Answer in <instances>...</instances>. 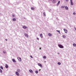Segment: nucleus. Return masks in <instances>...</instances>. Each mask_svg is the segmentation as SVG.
Returning <instances> with one entry per match:
<instances>
[{
	"label": "nucleus",
	"mask_w": 76,
	"mask_h": 76,
	"mask_svg": "<svg viewBox=\"0 0 76 76\" xmlns=\"http://www.w3.org/2000/svg\"><path fill=\"white\" fill-rule=\"evenodd\" d=\"M73 46H74V47H76V44H75V43H74L73 44Z\"/></svg>",
	"instance_id": "aec40b11"
},
{
	"label": "nucleus",
	"mask_w": 76,
	"mask_h": 76,
	"mask_svg": "<svg viewBox=\"0 0 76 76\" xmlns=\"http://www.w3.org/2000/svg\"><path fill=\"white\" fill-rule=\"evenodd\" d=\"M66 1L67 2V1H69V0H66Z\"/></svg>",
	"instance_id": "72a5a7b5"
},
{
	"label": "nucleus",
	"mask_w": 76,
	"mask_h": 76,
	"mask_svg": "<svg viewBox=\"0 0 76 76\" xmlns=\"http://www.w3.org/2000/svg\"><path fill=\"white\" fill-rule=\"evenodd\" d=\"M31 10H34V9H35V8H34V7H31Z\"/></svg>",
	"instance_id": "a211bd4d"
},
{
	"label": "nucleus",
	"mask_w": 76,
	"mask_h": 76,
	"mask_svg": "<svg viewBox=\"0 0 76 76\" xmlns=\"http://www.w3.org/2000/svg\"><path fill=\"white\" fill-rule=\"evenodd\" d=\"M35 73H36V74H38V71H36Z\"/></svg>",
	"instance_id": "4be33fe9"
},
{
	"label": "nucleus",
	"mask_w": 76,
	"mask_h": 76,
	"mask_svg": "<svg viewBox=\"0 0 76 76\" xmlns=\"http://www.w3.org/2000/svg\"><path fill=\"white\" fill-rule=\"evenodd\" d=\"M37 40H39V39L38 38H37Z\"/></svg>",
	"instance_id": "473e14b6"
},
{
	"label": "nucleus",
	"mask_w": 76,
	"mask_h": 76,
	"mask_svg": "<svg viewBox=\"0 0 76 76\" xmlns=\"http://www.w3.org/2000/svg\"><path fill=\"white\" fill-rule=\"evenodd\" d=\"M1 13H0V15Z\"/></svg>",
	"instance_id": "79ce46f5"
},
{
	"label": "nucleus",
	"mask_w": 76,
	"mask_h": 76,
	"mask_svg": "<svg viewBox=\"0 0 76 76\" xmlns=\"http://www.w3.org/2000/svg\"><path fill=\"white\" fill-rule=\"evenodd\" d=\"M48 35L49 37H51L52 36V34H51V33H49Z\"/></svg>",
	"instance_id": "2eb2a0df"
},
{
	"label": "nucleus",
	"mask_w": 76,
	"mask_h": 76,
	"mask_svg": "<svg viewBox=\"0 0 76 76\" xmlns=\"http://www.w3.org/2000/svg\"><path fill=\"white\" fill-rule=\"evenodd\" d=\"M9 67V66H8V65H7V64H5V68H6V69L8 68Z\"/></svg>",
	"instance_id": "9b49d317"
},
{
	"label": "nucleus",
	"mask_w": 76,
	"mask_h": 76,
	"mask_svg": "<svg viewBox=\"0 0 76 76\" xmlns=\"http://www.w3.org/2000/svg\"><path fill=\"white\" fill-rule=\"evenodd\" d=\"M17 72H18V73H20V70L19 69H17Z\"/></svg>",
	"instance_id": "ddd939ff"
},
{
	"label": "nucleus",
	"mask_w": 76,
	"mask_h": 76,
	"mask_svg": "<svg viewBox=\"0 0 76 76\" xmlns=\"http://www.w3.org/2000/svg\"><path fill=\"white\" fill-rule=\"evenodd\" d=\"M43 15L45 16V13L44 12L43 13Z\"/></svg>",
	"instance_id": "7c9ffc66"
},
{
	"label": "nucleus",
	"mask_w": 76,
	"mask_h": 76,
	"mask_svg": "<svg viewBox=\"0 0 76 76\" xmlns=\"http://www.w3.org/2000/svg\"><path fill=\"white\" fill-rule=\"evenodd\" d=\"M76 12H74L73 13V15H76Z\"/></svg>",
	"instance_id": "c756f323"
},
{
	"label": "nucleus",
	"mask_w": 76,
	"mask_h": 76,
	"mask_svg": "<svg viewBox=\"0 0 76 76\" xmlns=\"http://www.w3.org/2000/svg\"><path fill=\"white\" fill-rule=\"evenodd\" d=\"M24 35L25 36H26V37H27V38H28V34H25Z\"/></svg>",
	"instance_id": "1a4fd4ad"
},
{
	"label": "nucleus",
	"mask_w": 76,
	"mask_h": 76,
	"mask_svg": "<svg viewBox=\"0 0 76 76\" xmlns=\"http://www.w3.org/2000/svg\"><path fill=\"white\" fill-rule=\"evenodd\" d=\"M65 8L66 10H69V8L67 7L66 6L65 7Z\"/></svg>",
	"instance_id": "0eeeda50"
},
{
	"label": "nucleus",
	"mask_w": 76,
	"mask_h": 76,
	"mask_svg": "<svg viewBox=\"0 0 76 76\" xmlns=\"http://www.w3.org/2000/svg\"><path fill=\"white\" fill-rule=\"evenodd\" d=\"M37 64L40 67H42V65L41 64Z\"/></svg>",
	"instance_id": "39448f33"
},
{
	"label": "nucleus",
	"mask_w": 76,
	"mask_h": 76,
	"mask_svg": "<svg viewBox=\"0 0 76 76\" xmlns=\"http://www.w3.org/2000/svg\"><path fill=\"white\" fill-rule=\"evenodd\" d=\"M75 30L76 31V28H75Z\"/></svg>",
	"instance_id": "e433bc0d"
},
{
	"label": "nucleus",
	"mask_w": 76,
	"mask_h": 76,
	"mask_svg": "<svg viewBox=\"0 0 76 76\" xmlns=\"http://www.w3.org/2000/svg\"><path fill=\"white\" fill-rule=\"evenodd\" d=\"M62 36H63V38H66V36L63 35Z\"/></svg>",
	"instance_id": "6ab92c4d"
},
{
	"label": "nucleus",
	"mask_w": 76,
	"mask_h": 76,
	"mask_svg": "<svg viewBox=\"0 0 76 76\" xmlns=\"http://www.w3.org/2000/svg\"><path fill=\"white\" fill-rule=\"evenodd\" d=\"M12 17H15V15H14V14H13L12 15Z\"/></svg>",
	"instance_id": "c85d7f7f"
},
{
	"label": "nucleus",
	"mask_w": 76,
	"mask_h": 76,
	"mask_svg": "<svg viewBox=\"0 0 76 76\" xmlns=\"http://www.w3.org/2000/svg\"><path fill=\"white\" fill-rule=\"evenodd\" d=\"M64 30L65 34H67V29L64 28Z\"/></svg>",
	"instance_id": "7ed1b4c3"
},
{
	"label": "nucleus",
	"mask_w": 76,
	"mask_h": 76,
	"mask_svg": "<svg viewBox=\"0 0 76 76\" xmlns=\"http://www.w3.org/2000/svg\"><path fill=\"white\" fill-rule=\"evenodd\" d=\"M3 53H4V54H6V52L5 51H3Z\"/></svg>",
	"instance_id": "2f4dec72"
},
{
	"label": "nucleus",
	"mask_w": 76,
	"mask_h": 76,
	"mask_svg": "<svg viewBox=\"0 0 76 76\" xmlns=\"http://www.w3.org/2000/svg\"><path fill=\"white\" fill-rule=\"evenodd\" d=\"M23 29H26V28H27V27H26L25 26H24L23 27Z\"/></svg>",
	"instance_id": "6e6552de"
},
{
	"label": "nucleus",
	"mask_w": 76,
	"mask_h": 76,
	"mask_svg": "<svg viewBox=\"0 0 76 76\" xmlns=\"http://www.w3.org/2000/svg\"><path fill=\"white\" fill-rule=\"evenodd\" d=\"M31 58H33L32 56H30Z\"/></svg>",
	"instance_id": "f704fd0d"
},
{
	"label": "nucleus",
	"mask_w": 76,
	"mask_h": 76,
	"mask_svg": "<svg viewBox=\"0 0 76 76\" xmlns=\"http://www.w3.org/2000/svg\"><path fill=\"white\" fill-rule=\"evenodd\" d=\"M58 65H60V64H61V63L60 62H58Z\"/></svg>",
	"instance_id": "5701e85b"
},
{
	"label": "nucleus",
	"mask_w": 76,
	"mask_h": 76,
	"mask_svg": "<svg viewBox=\"0 0 76 76\" xmlns=\"http://www.w3.org/2000/svg\"><path fill=\"white\" fill-rule=\"evenodd\" d=\"M39 50H41V48H39Z\"/></svg>",
	"instance_id": "c9c22d12"
},
{
	"label": "nucleus",
	"mask_w": 76,
	"mask_h": 76,
	"mask_svg": "<svg viewBox=\"0 0 76 76\" xmlns=\"http://www.w3.org/2000/svg\"><path fill=\"white\" fill-rule=\"evenodd\" d=\"M6 41H7V40L6 39H5Z\"/></svg>",
	"instance_id": "58836bf2"
},
{
	"label": "nucleus",
	"mask_w": 76,
	"mask_h": 76,
	"mask_svg": "<svg viewBox=\"0 0 76 76\" xmlns=\"http://www.w3.org/2000/svg\"><path fill=\"white\" fill-rule=\"evenodd\" d=\"M65 6H62L61 7V8H64Z\"/></svg>",
	"instance_id": "cd10ccee"
},
{
	"label": "nucleus",
	"mask_w": 76,
	"mask_h": 76,
	"mask_svg": "<svg viewBox=\"0 0 76 76\" xmlns=\"http://www.w3.org/2000/svg\"><path fill=\"white\" fill-rule=\"evenodd\" d=\"M29 72H30V73H33V71L31 69H30L29 70Z\"/></svg>",
	"instance_id": "f8f14e48"
},
{
	"label": "nucleus",
	"mask_w": 76,
	"mask_h": 76,
	"mask_svg": "<svg viewBox=\"0 0 76 76\" xmlns=\"http://www.w3.org/2000/svg\"><path fill=\"white\" fill-rule=\"evenodd\" d=\"M43 58H44V59H46V56H44L43 57Z\"/></svg>",
	"instance_id": "393cba45"
},
{
	"label": "nucleus",
	"mask_w": 76,
	"mask_h": 76,
	"mask_svg": "<svg viewBox=\"0 0 76 76\" xmlns=\"http://www.w3.org/2000/svg\"><path fill=\"white\" fill-rule=\"evenodd\" d=\"M0 68L1 69H2L3 70V66H0Z\"/></svg>",
	"instance_id": "412c9836"
},
{
	"label": "nucleus",
	"mask_w": 76,
	"mask_h": 76,
	"mask_svg": "<svg viewBox=\"0 0 76 76\" xmlns=\"http://www.w3.org/2000/svg\"><path fill=\"white\" fill-rule=\"evenodd\" d=\"M56 1L55 0H53V3H56Z\"/></svg>",
	"instance_id": "f3484780"
},
{
	"label": "nucleus",
	"mask_w": 76,
	"mask_h": 76,
	"mask_svg": "<svg viewBox=\"0 0 76 76\" xmlns=\"http://www.w3.org/2000/svg\"><path fill=\"white\" fill-rule=\"evenodd\" d=\"M40 36L41 38H43V36H42V34H40Z\"/></svg>",
	"instance_id": "4468645a"
},
{
	"label": "nucleus",
	"mask_w": 76,
	"mask_h": 76,
	"mask_svg": "<svg viewBox=\"0 0 76 76\" xmlns=\"http://www.w3.org/2000/svg\"><path fill=\"white\" fill-rule=\"evenodd\" d=\"M70 2H71V5H73V1L72 0H70Z\"/></svg>",
	"instance_id": "20e7f679"
},
{
	"label": "nucleus",
	"mask_w": 76,
	"mask_h": 76,
	"mask_svg": "<svg viewBox=\"0 0 76 76\" xmlns=\"http://www.w3.org/2000/svg\"><path fill=\"white\" fill-rule=\"evenodd\" d=\"M60 1H58L57 5V6H58V5H59V4H60Z\"/></svg>",
	"instance_id": "dca6fc26"
},
{
	"label": "nucleus",
	"mask_w": 76,
	"mask_h": 76,
	"mask_svg": "<svg viewBox=\"0 0 76 76\" xmlns=\"http://www.w3.org/2000/svg\"><path fill=\"white\" fill-rule=\"evenodd\" d=\"M15 74L17 76H19V73L17 72H15Z\"/></svg>",
	"instance_id": "423d86ee"
},
{
	"label": "nucleus",
	"mask_w": 76,
	"mask_h": 76,
	"mask_svg": "<svg viewBox=\"0 0 76 76\" xmlns=\"http://www.w3.org/2000/svg\"><path fill=\"white\" fill-rule=\"evenodd\" d=\"M12 20L13 21H16V19L15 18H13Z\"/></svg>",
	"instance_id": "b1692460"
},
{
	"label": "nucleus",
	"mask_w": 76,
	"mask_h": 76,
	"mask_svg": "<svg viewBox=\"0 0 76 76\" xmlns=\"http://www.w3.org/2000/svg\"><path fill=\"white\" fill-rule=\"evenodd\" d=\"M57 54H60V53H57Z\"/></svg>",
	"instance_id": "4c0bfd02"
},
{
	"label": "nucleus",
	"mask_w": 76,
	"mask_h": 76,
	"mask_svg": "<svg viewBox=\"0 0 76 76\" xmlns=\"http://www.w3.org/2000/svg\"><path fill=\"white\" fill-rule=\"evenodd\" d=\"M39 71H41V69H39Z\"/></svg>",
	"instance_id": "ea45409f"
},
{
	"label": "nucleus",
	"mask_w": 76,
	"mask_h": 76,
	"mask_svg": "<svg viewBox=\"0 0 76 76\" xmlns=\"http://www.w3.org/2000/svg\"><path fill=\"white\" fill-rule=\"evenodd\" d=\"M12 61H13V62H14V63H16V60H15V59H14V58L12 59Z\"/></svg>",
	"instance_id": "9d476101"
},
{
	"label": "nucleus",
	"mask_w": 76,
	"mask_h": 76,
	"mask_svg": "<svg viewBox=\"0 0 76 76\" xmlns=\"http://www.w3.org/2000/svg\"><path fill=\"white\" fill-rule=\"evenodd\" d=\"M17 58L19 61H22V59H21V58L19 57H18Z\"/></svg>",
	"instance_id": "f03ea898"
},
{
	"label": "nucleus",
	"mask_w": 76,
	"mask_h": 76,
	"mask_svg": "<svg viewBox=\"0 0 76 76\" xmlns=\"http://www.w3.org/2000/svg\"><path fill=\"white\" fill-rule=\"evenodd\" d=\"M0 73H2L3 72V71H2V70L1 69H0Z\"/></svg>",
	"instance_id": "a878e982"
},
{
	"label": "nucleus",
	"mask_w": 76,
	"mask_h": 76,
	"mask_svg": "<svg viewBox=\"0 0 76 76\" xmlns=\"http://www.w3.org/2000/svg\"><path fill=\"white\" fill-rule=\"evenodd\" d=\"M56 19H58V18H56Z\"/></svg>",
	"instance_id": "a19ab883"
},
{
	"label": "nucleus",
	"mask_w": 76,
	"mask_h": 76,
	"mask_svg": "<svg viewBox=\"0 0 76 76\" xmlns=\"http://www.w3.org/2000/svg\"><path fill=\"white\" fill-rule=\"evenodd\" d=\"M58 46L59 47V48H64L63 46L60 44H58Z\"/></svg>",
	"instance_id": "f257e3e1"
},
{
	"label": "nucleus",
	"mask_w": 76,
	"mask_h": 76,
	"mask_svg": "<svg viewBox=\"0 0 76 76\" xmlns=\"http://www.w3.org/2000/svg\"><path fill=\"white\" fill-rule=\"evenodd\" d=\"M57 32H59V34H60V31H58V30H56Z\"/></svg>",
	"instance_id": "bb28decb"
}]
</instances>
